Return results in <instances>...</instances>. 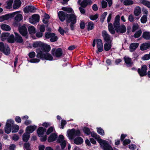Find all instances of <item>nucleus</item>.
<instances>
[{"label":"nucleus","instance_id":"393cba45","mask_svg":"<svg viewBox=\"0 0 150 150\" xmlns=\"http://www.w3.org/2000/svg\"><path fill=\"white\" fill-rule=\"evenodd\" d=\"M37 128L35 125H30L28 126L26 129V132H28V133H31L33 132Z\"/></svg>","mask_w":150,"mask_h":150},{"label":"nucleus","instance_id":"aec40b11","mask_svg":"<svg viewBox=\"0 0 150 150\" xmlns=\"http://www.w3.org/2000/svg\"><path fill=\"white\" fill-rule=\"evenodd\" d=\"M150 48V44L149 42L142 44L140 46V49L142 51H144Z\"/></svg>","mask_w":150,"mask_h":150},{"label":"nucleus","instance_id":"473e14b6","mask_svg":"<svg viewBox=\"0 0 150 150\" xmlns=\"http://www.w3.org/2000/svg\"><path fill=\"white\" fill-rule=\"evenodd\" d=\"M10 35V33H8L4 32L1 34V40L2 41H4L7 37H8Z\"/></svg>","mask_w":150,"mask_h":150},{"label":"nucleus","instance_id":"bb28decb","mask_svg":"<svg viewBox=\"0 0 150 150\" xmlns=\"http://www.w3.org/2000/svg\"><path fill=\"white\" fill-rule=\"evenodd\" d=\"M74 142L75 144L77 145H79L83 143V140L81 137H78L74 139Z\"/></svg>","mask_w":150,"mask_h":150},{"label":"nucleus","instance_id":"f8f14e48","mask_svg":"<svg viewBox=\"0 0 150 150\" xmlns=\"http://www.w3.org/2000/svg\"><path fill=\"white\" fill-rule=\"evenodd\" d=\"M40 16L38 14H35L32 16V17L29 18L30 22L33 24H35L36 22H38L40 20Z\"/></svg>","mask_w":150,"mask_h":150},{"label":"nucleus","instance_id":"a18cd8bd","mask_svg":"<svg viewBox=\"0 0 150 150\" xmlns=\"http://www.w3.org/2000/svg\"><path fill=\"white\" fill-rule=\"evenodd\" d=\"M142 33L141 30H139L136 31L134 34L133 36L135 38H139L141 35Z\"/></svg>","mask_w":150,"mask_h":150},{"label":"nucleus","instance_id":"ea45409f","mask_svg":"<svg viewBox=\"0 0 150 150\" xmlns=\"http://www.w3.org/2000/svg\"><path fill=\"white\" fill-rule=\"evenodd\" d=\"M22 19L23 16L20 14H17L14 18L15 20L18 22L21 21Z\"/></svg>","mask_w":150,"mask_h":150},{"label":"nucleus","instance_id":"c756f323","mask_svg":"<svg viewBox=\"0 0 150 150\" xmlns=\"http://www.w3.org/2000/svg\"><path fill=\"white\" fill-rule=\"evenodd\" d=\"M28 31L29 34L30 35H33L36 32L35 29L33 26H29L28 27Z\"/></svg>","mask_w":150,"mask_h":150},{"label":"nucleus","instance_id":"37998d69","mask_svg":"<svg viewBox=\"0 0 150 150\" xmlns=\"http://www.w3.org/2000/svg\"><path fill=\"white\" fill-rule=\"evenodd\" d=\"M133 4L134 2L132 0H125L123 2V4L126 6L132 5Z\"/></svg>","mask_w":150,"mask_h":150},{"label":"nucleus","instance_id":"9b49d317","mask_svg":"<svg viewBox=\"0 0 150 150\" xmlns=\"http://www.w3.org/2000/svg\"><path fill=\"white\" fill-rule=\"evenodd\" d=\"M96 42L98 48V50L96 51V52L97 54H99V52H101L103 50V44L102 40L100 39H96Z\"/></svg>","mask_w":150,"mask_h":150},{"label":"nucleus","instance_id":"864d4df0","mask_svg":"<svg viewBox=\"0 0 150 150\" xmlns=\"http://www.w3.org/2000/svg\"><path fill=\"white\" fill-rule=\"evenodd\" d=\"M64 136L62 135H60L59 136L57 140V142L58 143L62 142L64 140Z\"/></svg>","mask_w":150,"mask_h":150},{"label":"nucleus","instance_id":"7c9ffc66","mask_svg":"<svg viewBox=\"0 0 150 150\" xmlns=\"http://www.w3.org/2000/svg\"><path fill=\"white\" fill-rule=\"evenodd\" d=\"M8 42L10 43H13L15 42V36L13 34H11L7 38Z\"/></svg>","mask_w":150,"mask_h":150},{"label":"nucleus","instance_id":"a878e982","mask_svg":"<svg viewBox=\"0 0 150 150\" xmlns=\"http://www.w3.org/2000/svg\"><path fill=\"white\" fill-rule=\"evenodd\" d=\"M112 41H110L108 42H106L104 44V49L105 51H108L112 47Z\"/></svg>","mask_w":150,"mask_h":150},{"label":"nucleus","instance_id":"58836bf2","mask_svg":"<svg viewBox=\"0 0 150 150\" xmlns=\"http://www.w3.org/2000/svg\"><path fill=\"white\" fill-rule=\"evenodd\" d=\"M90 134H91V136L96 139L97 141L98 140L100 139H101L100 138V136L98 135L96 133L94 132H91Z\"/></svg>","mask_w":150,"mask_h":150},{"label":"nucleus","instance_id":"338daca9","mask_svg":"<svg viewBox=\"0 0 150 150\" xmlns=\"http://www.w3.org/2000/svg\"><path fill=\"white\" fill-rule=\"evenodd\" d=\"M14 123V121L13 120L11 119L8 120L6 122V125H7V124H8V125H10L11 126H12L11 125L13 124Z\"/></svg>","mask_w":150,"mask_h":150},{"label":"nucleus","instance_id":"412c9836","mask_svg":"<svg viewBox=\"0 0 150 150\" xmlns=\"http://www.w3.org/2000/svg\"><path fill=\"white\" fill-rule=\"evenodd\" d=\"M57 134L53 133L50 135L48 138V141L49 142H54L56 140L57 138Z\"/></svg>","mask_w":150,"mask_h":150},{"label":"nucleus","instance_id":"e433bc0d","mask_svg":"<svg viewBox=\"0 0 150 150\" xmlns=\"http://www.w3.org/2000/svg\"><path fill=\"white\" fill-rule=\"evenodd\" d=\"M13 0H8L6 2L7 5L6 6L7 9H10L12 8Z\"/></svg>","mask_w":150,"mask_h":150},{"label":"nucleus","instance_id":"39448f33","mask_svg":"<svg viewBox=\"0 0 150 150\" xmlns=\"http://www.w3.org/2000/svg\"><path fill=\"white\" fill-rule=\"evenodd\" d=\"M98 142L99 143L101 147L103 150H114L108 141L100 139L98 140Z\"/></svg>","mask_w":150,"mask_h":150},{"label":"nucleus","instance_id":"680f3d73","mask_svg":"<svg viewBox=\"0 0 150 150\" xmlns=\"http://www.w3.org/2000/svg\"><path fill=\"white\" fill-rule=\"evenodd\" d=\"M128 146L130 149L132 150L135 149L137 147L136 146L135 144H131Z\"/></svg>","mask_w":150,"mask_h":150},{"label":"nucleus","instance_id":"dca6fc26","mask_svg":"<svg viewBox=\"0 0 150 150\" xmlns=\"http://www.w3.org/2000/svg\"><path fill=\"white\" fill-rule=\"evenodd\" d=\"M15 41L17 43H21L23 42V39L22 36L18 33L14 32Z\"/></svg>","mask_w":150,"mask_h":150},{"label":"nucleus","instance_id":"1a4fd4ad","mask_svg":"<svg viewBox=\"0 0 150 150\" xmlns=\"http://www.w3.org/2000/svg\"><path fill=\"white\" fill-rule=\"evenodd\" d=\"M51 53L54 57L57 58L61 57L63 55V51L61 48L57 49L55 48H53L51 51Z\"/></svg>","mask_w":150,"mask_h":150},{"label":"nucleus","instance_id":"b1692460","mask_svg":"<svg viewBox=\"0 0 150 150\" xmlns=\"http://www.w3.org/2000/svg\"><path fill=\"white\" fill-rule=\"evenodd\" d=\"M21 2L20 0H15L13 8L15 9H16L20 7L21 5Z\"/></svg>","mask_w":150,"mask_h":150},{"label":"nucleus","instance_id":"603ef678","mask_svg":"<svg viewBox=\"0 0 150 150\" xmlns=\"http://www.w3.org/2000/svg\"><path fill=\"white\" fill-rule=\"evenodd\" d=\"M98 17V13H96L95 15H90L89 18L92 21H94L96 20Z\"/></svg>","mask_w":150,"mask_h":150},{"label":"nucleus","instance_id":"69168bd1","mask_svg":"<svg viewBox=\"0 0 150 150\" xmlns=\"http://www.w3.org/2000/svg\"><path fill=\"white\" fill-rule=\"evenodd\" d=\"M85 23L83 21H81L80 23V28L81 29H84L85 27Z\"/></svg>","mask_w":150,"mask_h":150},{"label":"nucleus","instance_id":"2f4dec72","mask_svg":"<svg viewBox=\"0 0 150 150\" xmlns=\"http://www.w3.org/2000/svg\"><path fill=\"white\" fill-rule=\"evenodd\" d=\"M12 126H11L10 125L7 124L6 125L4 128V131L6 133L8 134H9L11 131Z\"/></svg>","mask_w":150,"mask_h":150},{"label":"nucleus","instance_id":"c85d7f7f","mask_svg":"<svg viewBox=\"0 0 150 150\" xmlns=\"http://www.w3.org/2000/svg\"><path fill=\"white\" fill-rule=\"evenodd\" d=\"M142 37L146 40H150V32L145 31L143 33Z\"/></svg>","mask_w":150,"mask_h":150},{"label":"nucleus","instance_id":"774afa93","mask_svg":"<svg viewBox=\"0 0 150 150\" xmlns=\"http://www.w3.org/2000/svg\"><path fill=\"white\" fill-rule=\"evenodd\" d=\"M67 124V122L66 120H62L61 123V128L62 129H63L64 128V126Z\"/></svg>","mask_w":150,"mask_h":150},{"label":"nucleus","instance_id":"4468645a","mask_svg":"<svg viewBox=\"0 0 150 150\" xmlns=\"http://www.w3.org/2000/svg\"><path fill=\"white\" fill-rule=\"evenodd\" d=\"M102 35L103 38L104 40L106 42L112 41V40H110V35L108 33L106 30H103L102 31Z\"/></svg>","mask_w":150,"mask_h":150},{"label":"nucleus","instance_id":"a211bd4d","mask_svg":"<svg viewBox=\"0 0 150 150\" xmlns=\"http://www.w3.org/2000/svg\"><path fill=\"white\" fill-rule=\"evenodd\" d=\"M92 4L91 0H83L80 5L81 7L83 8H85L88 5H91Z\"/></svg>","mask_w":150,"mask_h":150},{"label":"nucleus","instance_id":"49530a36","mask_svg":"<svg viewBox=\"0 0 150 150\" xmlns=\"http://www.w3.org/2000/svg\"><path fill=\"white\" fill-rule=\"evenodd\" d=\"M66 29H67V30H65L62 29L61 27H59L58 29V31L62 35H63L64 34V33H66L68 31V29L67 28Z\"/></svg>","mask_w":150,"mask_h":150},{"label":"nucleus","instance_id":"2eb2a0df","mask_svg":"<svg viewBox=\"0 0 150 150\" xmlns=\"http://www.w3.org/2000/svg\"><path fill=\"white\" fill-rule=\"evenodd\" d=\"M36 8L32 6H26L23 8V11L25 13H28L29 12L34 13L35 11Z\"/></svg>","mask_w":150,"mask_h":150},{"label":"nucleus","instance_id":"0eeeda50","mask_svg":"<svg viewBox=\"0 0 150 150\" xmlns=\"http://www.w3.org/2000/svg\"><path fill=\"white\" fill-rule=\"evenodd\" d=\"M147 67L146 65H143L141 66V69L138 68L137 72L140 76L141 77L144 76L148 75V77L150 78V71H148L147 73Z\"/></svg>","mask_w":150,"mask_h":150},{"label":"nucleus","instance_id":"0e129e2a","mask_svg":"<svg viewBox=\"0 0 150 150\" xmlns=\"http://www.w3.org/2000/svg\"><path fill=\"white\" fill-rule=\"evenodd\" d=\"M142 59L143 60H146L149 59H150V55L148 54H145L142 57Z\"/></svg>","mask_w":150,"mask_h":150},{"label":"nucleus","instance_id":"7ed1b4c3","mask_svg":"<svg viewBox=\"0 0 150 150\" xmlns=\"http://www.w3.org/2000/svg\"><path fill=\"white\" fill-rule=\"evenodd\" d=\"M36 52L37 53L36 57L42 60L51 61L53 59V57L48 52L45 53L41 51L39 49H37Z\"/></svg>","mask_w":150,"mask_h":150},{"label":"nucleus","instance_id":"5701e85b","mask_svg":"<svg viewBox=\"0 0 150 150\" xmlns=\"http://www.w3.org/2000/svg\"><path fill=\"white\" fill-rule=\"evenodd\" d=\"M124 59L125 60V63L127 64V67H131L133 65V63L132 62L131 58L129 57L126 58L124 57Z\"/></svg>","mask_w":150,"mask_h":150},{"label":"nucleus","instance_id":"c03bdc74","mask_svg":"<svg viewBox=\"0 0 150 150\" xmlns=\"http://www.w3.org/2000/svg\"><path fill=\"white\" fill-rule=\"evenodd\" d=\"M83 131L84 133L87 135H89L90 134L91 132L90 129L87 127H85L83 129Z\"/></svg>","mask_w":150,"mask_h":150},{"label":"nucleus","instance_id":"4c0bfd02","mask_svg":"<svg viewBox=\"0 0 150 150\" xmlns=\"http://www.w3.org/2000/svg\"><path fill=\"white\" fill-rule=\"evenodd\" d=\"M94 28V24L92 21L89 22L87 25V30L88 31L93 30Z\"/></svg>","mask_w":150,"mask_h":150},{"label":"nucleus","instance_id":"72a5a7b5","mask_svg":"<svg viewBox=\"0 0 150 150\" xmlns=\"http://www.w3.org/2000/svg\"><path fill=\"white\" fill-rule=\"evenodd\" d=\"M43 42L41 41H36L33 42V46L34 48L40 47L41 48Z\"/></svg>","mask_w":150,"mask_h":150},{"label":"nucleus","instance_id":"9d476101","mask_svg":"<svg viewBox=\"0 0 150 150\" xmlns=\"http://www.w3.org/2000/svg\"><path fill=\"white\" fill-rule=\"evenodd\" d=\"M0 51L2 52L6 55H9L10 52L9 46L7 45L5 46L3 42H0Z\"/></svg>","mask_w":150,"mask_h":150},{"label":"nucleus","instance_id":"cd10ccee","mask_svg":"<svg viewBox=\"0 0 150 150\" xmlns=\"http://www.w3.org/2000/svg\"><path fill=\"white\" fill-rule=\"evenodd\" d=\"M30 133L26 132L23 135V140L24 142H27L28 141L30 137Z\"/></svg>","mask_w":150,"mask_h":150},{"label":"nucleus","instance_id":"f704fd0d","mask_svg":"<svg viewBox=\"0 0 150 150\" xmlns=\"http://www.w3.org/2000/svg\"><path fill=\"white\" fill-rule=\"evenodd\" d=\"M1 28L2 30L6 31H10L11 29V27L5 24L2 25H1Z\"/></svg>","mask_w":150,"mask_h":150},{"label":"nucleus","instance_id":"f257e3e1","mask_svg":"<svg viewBox=\"0 0 150 150\" xmlns=\"http://www.w3.org/2000/svg\"><path fill=\"white\" fill-rule=\"evenodd\" d=\"M120 16L118 15L115 17V21L113 23V26L115 30L117 33L120 32L121 33H123L126 32V28L124 24L120 25Z\"/></svg>","mask_w":150,"mask_h":150},{"label":"nucleus","instance_id":"6e6552de","mask_svg":"<svg viewBox=\"0 0 150 150\" xmlns=\"http://www.w3.org/2000/svg\"><path fill=\"white\" fill-rule=\"evenodd\" d=\"M45 37L46 39L50 38V41L52 42L56 41L58 39L55 33L51 32H46L45 34Z\"/></svg>","mask_w":150,"mask_h":150},{"label":"nucleus","instance_id":"6ab92c4d","mask_svg":"<svg viewBox=\"0 0 150 150\" xmlns=\"http://www.w3.org/2000/svg\"><path fill=\"white\" fill-rule=\"evenodd\" d=\"M46 131V129L45 128L40 127H39L37 130V133L39 137H40L41 136L43 135L44 133Z\"/></svg>","mask_w":150,"mask_h":150},{"label":"nucleus","instance_id":"a19ab883","mask_svg":"<svg viewBox=\"0 0 150 150\" xmlns=\"http://www.w3.org/2000/svg\"><path fill=\"white\" fill-rule=\"evenodd\" d=\"M141 12L140 8L139 6H138L134 9V13L135 16H138L139 15Z\"/></svg>","mask_w":150,"mask_h":150},{"label":"nucleus","instance_id":"ddd939ff","mask_svg":"<svg viewBox=\"0 0 150 150\" xmlns=\"http://www.w3.org/2000/svg\"><path fill=\"white\" fill-rule=\"evenodd\" d=\"M37 49H39L43 52L47 53L50 51L51 47L50 45L43 43L41 48H38Z\"/></svg>","mask_w":150,"mask_h":150},{"label":"nucleus","instance_id":"f03ea898","mask_svg":"<svg viewBox=\"0 0 150 150\" xmlns=\"http://www.w3.org/2000/svg\"><path fill=\"white\" fill-rule=\"evenodd\" d=\"M66 21L68 25L69 23L70 25L71 30H74L75 24L76 22V16L73 13L68 14L67 15Z\"/></svg>","mask_w":150,"mask_h":150},{"label":"nucleus","instance_id":"09e8293b","mask_svg":"<svg viewBox=\"0 0 150 150\" xmlns=\"http://www.w3.org/2000/svg\"><path fill=\"white\" fill-rule=\"evenodd\" d=\"M107 14V13L106 12H105L103 13V14H102L101 15L100 19V21L101 22L103 23L104 21V19L105 18Z\"/></svg>","mask_w":150,"mask_h":150},{"label":"nucleus","instance_id":"3c124183","mask_svg":"<svg viewBox=\"0 0 150 150\" xmlns=\"http://www.w3.org/2000/svg\"><path fill=\"white\" fill-rule=\"evenodd\" d=\"M97 132L100 135H104V132L103 129L100 127L97 128Z\"/></svg>","mask_w":150,"mask_h":150},{"label":"nucleus","instance_id":"8fccbe9b","mask_svg":"<svg viewBox=\"0 0 150 150\" xmlns=\"http://www.w3.org/2000/svg\"><path fill=\"white\" fill-rule=\"evenodd\" d=\"M142 4L150 8V2L146 0H143L142 1Z\"/></svg>","mask_w":150,"mask_h":150},{"label":"nucleus","instance_id":"13d9d810","mask_svg":"<svg viewBox=\"0 0 150 150\" xmlns=\"http://www.w3.org/2000/svg\"><path fill=\"white\" fill-rule=\"evenodd\" d=\"M54 130V128L52 127H50L47 130L46 134L48 135L50 134L51 132H53Z\"/></svg>","mask_w":150,"mask_h":150},{"label":"nucleus","instance_id":"20e7f679","mask_svg":"<svg viewBox=\"0 0 150 150\" xmlns=\"http://www.w3.org/2000/svg\"><path fill=\"white\" fill-rule=\"evenodd\" d=\"M18 30L23 37L25 39H28L29 34L25 24H24L22 25L19 26L18 28Z\"/></svg>","mask_w":150,"mask_h":150},{"label":"nucleus","instance_id":"4be33fe9","mask_svg":"<svg viewBox=\"0 0 150 150\" xmlns=\"http://www.w3.org/2000/svg\"><path fill=\"white\" fill-rule=\"evenodd\" d=\"M139 43L137 42L131 43L129 47V51L131 52H133L135 51L138 47Z\"/></svg>","mask_w":150,"mask_h":150},{"label":"nucleus","instance_id":"5fc2aeb1","mask_svg":"<svg viewBox=\"0 0 150 150\" xmlns=\"http://www.w3.org/2000/svg\"><path fill=\"white\" fill-rule=\"evenodd\" d=\"M146 15H143L141 18V22L142 23H145L147 21Z\"/></svg>","mask_w":150,"mask_h":150},{"label":"nucleus","instance_id":"de8ad7c7","mask_svg":"<svg viewBox=\"0 0 150 150\" xmlns=\"http://www.w3.org/2000/svg\"><path fill=\"white\" fill-rule=\"evenodd\" d=\"M62 10L65 11L67 12L68 13H71L72 11V9L71 8L67 7H62Z\"/></svg>","mask_w":150,"mask_h":150},{"label":"nucleus","instance_id":"e2e57ef3","mask_svg":"<svg viewBox=\"0 0 150 150\" xmlns=\"http://www.w3.org/2000/svg\"><path fill=\"white\" fill-rule=\"evenodd\" d=\"M40 59L37 58H34L31 59L30 60V62L32 63H38L40 61Z\"/></svg>","mask_w":150,"mask_h":150},{"label":"nucleus","instance_id":"f3484780","mask_svg":"<svg viewBox=\"0 0 150 150\" xmlns=\"http://www.w3.org/2000/svg\"><path fill=\"white\" fill-rule=\"evenodd\" d=\"M68 14L62 11H59L58 13V16L59 19L62 22H63L66 20V16Z\"/></svg>","mask_w":150,"mask_h":150},{"label":"nucleus","instance_id":"c9c22d12","mask_svg":"<svg viewBox=\"0 0 150 150\" xmlns=\"http://www.w3.org/2000/svg\"><path fill=\"white\" fill-rule=\"evenodd\" d=\"M19 129V126L16 125H13L12 126L11 132L12 133H16L18 132Z\"/></svg>","mask_w":150,"mask_h":150},{"label":"nucleus","instance_id":"052dcab7","mask_svg":"<svg viewBox=\"0 0 150 150\" xmlns=\"http://www.w3.org/2000/svg\"><path fill=\"white\" fill-rule=\"evenodd\" d=\"M28 56L30 58L34 57L35 56V53L33 51L31 52L28 54Z\"/></svg>","mask_w":150,"mask_h":150},{"label":"nucleus","instance_id":"79ce46f5","mask_svg":"<svg viewBox=\"0 0 150 150\" xmlns=\"http://www.w3.org/2000/svg\"><path fill=\"white\" fill-rule=\"evenodd\" d=\"M9 19V17L8 14L0 17V22H2L5 20H8Z\"/></svg>","mask_w":150,"mask_h":150},{"label":"nucleus","instance_id":"423d86ee","mask_svg":"<svg viewBox=\"0 0 150 150\" xmlns=\"http://www.w3.org/2000/svg\"><path fill=\"white\" fill-rule=\"evenodd\" d=\"M68 137L70 139H72L75 137H79L81 135L80 130L78 129H75L74 128L69 130L68 131Z\"/></svg>","mask_w":150,"mask_h":150},{"label":"nucleus","instance_id":"4d7b16f0","mask_svg":"<svg viewBox=\"0 0 150 150\" xmlns=\"http://www.w3.org/2000/svg\"><path fill=\"white\" fill-rule=\"evenodd\" d=\"M123 142V145L124 146H126L129 144L131 142V141L129 139H125Z\"/></svg>","mask_w":150,"mask_h":150},{"label":"nucleus","instance_id":"bf43d9fd","mask_svg":"<svg viewBox=\"0 0 150 150\" xmlns=\"http://www.w3.org/2000/svg\"><path fill=\"white\" fill-rule=\"evenodd\" d=\"M101 5L103 8H105L107 6L108 4L106 2L103 0L101 2Z\"/></svg>","mask_w":150,"mask_h":150},{"label":"nucleus","instance_id":"6e6d98bb","mask_svg":"<svg viewBox=\"0 0 150 150\" xmlns=\"http://www.w3.org/2000/svg\"><path fill=\"white\" fill-rule=\"evenodd\" d=\"M67 142L66 140H64L62 142L59 143H60V145L62 150H64L65 147L67 145Z\"/></svg>","mask_w":150,"mask_h":150}]
</instances>
